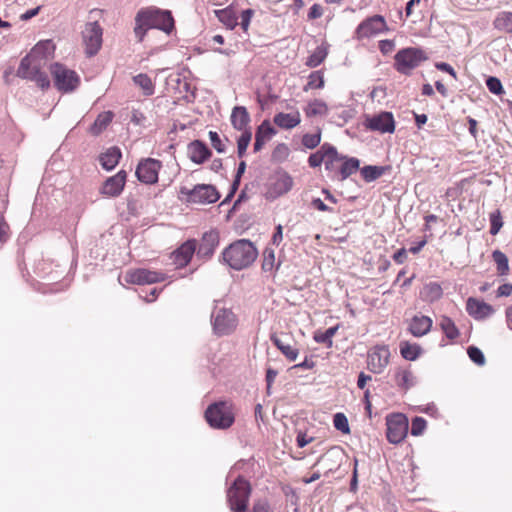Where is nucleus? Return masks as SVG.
<instances>
[{
  "label": "nucleus",
  "instance_id": "nucleus-47",
  "mask_svg": "<svg viewBox=\"0 0 512 512\" xmlns=\"http://www.w3.org/2000/svg\"><path fill=\"white\" fill-rule=\"evenodd\" d=\"M275 263V252L271 248H266L263 252L262 269L265 272L272 271Z\"/></svg>",
  "mask_w": 512,
  "mask_h": 512
},
{
  "label": "nucleus",
  "instance_id": "nucleus-53",
  "mask_svg": "<svg viewBox=\"0 0 512 512\" xmlns=\"http://www.w3.org/2000/svg\"><path fill=\"white\" fill-rule=\"evenodd\" d=\"M209 139L211 142L212 147L218 152V153H224L226 151V146L221 140L219 134L215 131L209 132Z\"/></svg>",
  "mask_w": 512,
  "mask_h": 512
},
{
  "label": "nucleus",
  "instance_id": "nucleus-9",
  "mask_svg": "<svg viewBox=\"0 0 512 512\" xmlns=\"http://www.w3.org/2000/svg\"><path fill=\"white\" fill-rule=\"evenodd\" d=\"M180 192L186 195L187 201L191 203L210 204L216 202L220 197L216 188L209 184H199L191 190L182 187Z\"/></svg>",
  "mask_w": 512,
  "mask_h": 512
},
{
  "label": "nucleus",
  "instance_id": "nucleus-56",
  "mask_svg": "<svg viewBox=\"0 0 512 512\" xmlns=\"http://www.w3.org/2000/svg\"><path fill=\"white\" fill-rule=\"evenodd\" d=\"M253 512H273L266 499H259L253 505Z\"/></svg>",
  "mask_w": 512,
  "mask_h": 512
},
{
  "label": "nucleus",
  "instance_id": "nucleus-12",
  "mask_svg": "<svg viewBox=\"0 0 512 512\" xmlns=\"http://www.w3.org/2000/svg\"><path fill=\"white\" fill-rule=\"evenodd\" d=\"M124 278L127 283L145 285L162 282L166 279V275L159 271L139 268L128 270Z\"/></svg>",
  "mask_w": 512,
  "mask_h": 512
},
{
  "label": "nucleus",
  "instance_id": "nucleus-52",
  "mask_svg": "<svg viewBox=\"0 0 512 512\" xmlns=\"http://www.w3.org/2000/svg\"><path fill=\"white\" fill-rule=\"evenodd\" d=\"M441 328L443 333L450 340L456 339L459 335V331L454 322H441Z\"/></svg>",
  "mask_w": 512,
  "mask_h": 512
},
{
  "label": "nucleus",
  "instance_id": "nucleus-38",
  "mask_svg": "<svg viewBox=\"0 0 512 512\" xmlns=\"http://www.w3.org/2000/svg\"><path fill=\"white\" fill-rule=\"evenodd\" d=\"M423 293L425 298L431 301L438 300L441 298L443 291L442 287L439 283L431 282L425 285L423 289Z\"/></svg>",
  "mask_w": 512,
  "mask_h": 512
},
{
  "label": "nucleus",
  "instance_id": "nucleus-51",
  "mask_svg": "<svg viewBox=\"0 0 512 512\" xmlns=\"http://www.w3.org/2000/svg\"><path fill=\"white\" fill-rule=\"evenodd\" d=\"M486 85L489 91L495 95H501L504 93V89L501 81L496 77H489L486 80Z\"/></svg>",
  "mask_w": 512,
  "mask_h": 512
},
{
  "label": "nucleus",
  "instance_id": "nucleus-23",
  "mask_svg": "<svg viewBox=\"0 0 512 512\" xmlns=\"http://www.w3.org/2000/svg\"><path fill=\"white\" fill-rule=\"evenodd\" d=\"M188 156L192 162L202 164L211 156V151L204 142L195 140L188 145Z\"/></svg>",
  "mask_w": 512,
  "mask_h": 512
},
{
  "label": "nucleus",
  "instance_id": "nucleus-24",
  "mask_svg": "<svg viewBox=\"0 0 512 512\" xmlns=\"http://www.w3.org/2000/svg\"><path fill=\"white\" fill-rule=\"evenodd\" d=\"M287 338L286 334H278L277 332H273L270 335L271 341L274 345L286 356L290 361H295L298 357V349L291 346L285 339Z\"/></svg>",
  "mask_w": 512,
  "mask_h": 512
},
{
  "label": "nucleus",
  "instance_id": "nucleus-42",
  "mask_svg": "<svg viewBox=\"0 0 512 512\" xmlns=\"http://www.w3.org/2000/svg\"><path fill=\"white\" fill-rule=\"evenodd\" d=\"M432 322H410L409 331L416 337H420L428 333L431 329Z\"/></svg>",
  "mask_w": 512,
  "mask_h": 512
},
{
  "label": "nucleus",
  "instance_id": "nucleus-13",
  "mask_svg": "<svg viewBox=\"0 0 512 512\" xmlns=\"http://www.w3.org/2000/svg\"><path fill=\"white\" fill-rule=\"evenodd\" d=\"M390 358V350L386 345L373 347L367 356V365L371 372L379 374L387 367Z\"/></svg>",
  "mask_w": 512,
  "mask_h": 512
},
{
  "label": "nucleus",
  "instance_id": "nucleus-63",
  "mask_svg": "<svg viewBox=\"0 0 512 512\" xmlns=\"http://www.w3.org/2000/svg\"><path fill=\"white\" fill-rule=\"evenodd\" d=\"M41 9V6H38L36 8H33V9H30V10H27L25 13H23L21 16H20V19L22 21H27V20H30L31 18H33L34 16H36L39 11Z\"/></svg>",
  "mask_w": 512,
  "mask_h": 512
},
{
  "label": "nucleus",
  "instance_id": "nucleus-14",
  "mask_svg": "<svg viewBox=\"0 0 512 512\" xmlns=\"http://www.w3.org/2000/svg\"><path fill=\"white\" fill-rule=\"evenodd\" d=\"M161 162L153 158L142 160L136 168V176L140 182L154 184L158 181Z\"/></svg>",
  "mask_w": 512,
  "mask_h": 512
},
{
  "label": "nucleus",
  "instance_id": "nucleus-46",
  "mask_svg": "<svg viewBox=\"0 0 512 512\" xmlns=\"http://www.w3.org/2000/svg\"><path fill=\"white\" fill-rule=\"evenodd\" d=\"M324 86L323 74L320 71H314L309 75L307 87L305 89H320Z\"/></svg>",
  "mask_w": 512,
  "mask_h": 512
},
{
  "label": "nucleus",
  "instance_id": "nucleus-49",
  "mask_svg": "<svg viewBox=\"0 0 512 512\" xmlns=\"http://www.w3.org/2000/svg\"><path fill=\"white\" fill-rule=\"evenodd\" d=\"M427 422L422 417H415L412 420L410 432L413 436L421 435L426 429Z\"/></svg>",
  "mask_w": 512,
  "mask_h": 512
},
{
  "label": "nucleus",
  "instance_id": "nucleus-60",
  "mask_svg": "<svg viewBox=\"0 0 512 512\" xmlns=\"http://www.w3.org/2000/svg\"><path fill=\"white\" fill-rule=\"evenodd\" d=\"M435 66L438 70L446 72V73L450 74L454 79H457V73L450 64L445 63V62H439V63H436Z\"/></svg>",
  "mask_w": 512,
  "mask_h": 512
},
{
  "label": "nucleus",
  "instance_id": "nucleus-17",
  "mask_svg": "<svg viewBox=\"0 0 512 512\" xmlns=\"http://www.w3.org/2000/svg\"><path fill=\"white\" fill-rule=\"evenodd\" d=\"M367 127L381 133H392L395 130V122L392 113L382 112L367 120Z\"/></svg>",
  "mask_w": 512,
  "mask_h": 512
},
{
  "label": "nucleus",
  "instance_id": "nucleus-5",
  "mask_svg": "<svg viewBox=\"0 0 512 512\" xmlns=\"http://www.w3.org/2000/svg\"><path fill=\"white\" fill-rule=\"evenodd\" d=\"M251 485L243 477L238 476L227 489V504L231 512H246L251 495Z\"/></svg>",
  "mask_w": 512,
  "mask_h": 512
},
{
  "label": "nucleus",
  "instance_id": "nucleus-20",
  "mask_svg": "<svg viewBox=\"0 0 512 512\" xmlns=\"http://www.w3.org/2000/svg\"><path fill=\"white\" fill-rule=\"evenodd\" d=\"M293 187L292 177L286 173H278L275 180L269 188V194L273 198H277L288 193Z\"/></svg>",
  "mask_w": 512,
  "mask_h": 512
},
{
  "label": "nucleus",
  "instance_id": "nucleus-35",
  "mask_svg": "<svg viewBox=\"0 0 512 512\" xmlns=\"http://www.w3.org/2000/svg\"><path fill=\"white\" fill-rule=\"evenodd\" d=\"M217 18L228 29H234L238 25V17L232 9L225 8L215 11Z\"/></svg>",
  "mask_w": 512,
  "mask_h": 512
},
{
  "label": "nucleus",
  "instance_id": "nucleus-34",
  "mask_svg": "<svg viewBox=\"0 0 512 512\" xmlns=\"http://www.w3.org/2000/svg\"><path fill=\"white\" fill-rule=\"evenodd\" d=\"M113 119V113L111 111H105L98 115L93 125L90 128V132L93 135H99Z\"/></svg>",
  "mask_w": 512,
  "mask_h": 512
},
{
  "label": "nucleus",
  "instance_id": "nucleus-22",
  "mask_svg": "<svg viewBox=\"0 0 512 512\" xmlns=\"http://www.w3.org/2000/svg\"><path fill=\"white\" fill-rule=\"evenodd\" d=\"M276 134V130L268 120H264L257 128L254 142V152H259L264 144Z\"/></svg>",
  "mask_w": 512,
  "mask_h": 512
},
{
  "label": "nucleus",
  "instance_id": "nucleus-7",
  "mask_svg": "<svg viewBox=\"0 0 512 512\" xmlns=\"http://www.w3.org/2000/svg\"><path fill=\"white\" fill-rule=\"evenodd\" d=\"M50 73L55 87L63 93L74 91L80 84L79 75L61 63H53L50 66Z\"/></svg>",
  "mask_w": 512,
  "mask_h": 512
},
{
  "label": "nucleus",
  "instance_id": "nucleus-15",
  "mask_svg": "<svg viewBox=\"0 0 512 512\" xmlns=\"http://www.w3.org/2000/svg\"><path fill=\"white\" fill-rule=\"evenodd\" d=\"M387 30L385 19L380 15H374L363 21L357 28L359 38H370Z\"/></svg>",
  "mask_w": 512,
  "mask_h": 512
},
{
  "label": "nucleus",
  "instance_id": "nucleus-55",
  "mask_svg": "<svg viewBox=\"0 0 512 512\" xmlns=\"http://www.w3.org/2000/svg\"><path fill=\"white\" fill-rule=\"evenodd\" d=\"M253 14H254V11L252 9H246V10L242 11L240 25L244 31L248 30V27L250 25V21H251Z\"/></svg>",
  "mask_w": 512,
  "mask_h": 512
},
{
  "label": "nucleus",
  "instance_id": "nucleus-11",
  "mask_svg": "<svg viewBox=\"0 0 512 512\" xmlns=\"http://www.w3.org/2000/svg\"><path fill=\"white\" fill-rule=\"evenodd\" d=\"M407 432L408 420L403 414H394L387 418V439L390 443H400Z\"/></svg>",
  "mask_w": 512,
  "mask_h": 512
},
{
  "label": "nucleus",
  "instance_id": "nucleus-10",
  "mask_svg": "<svg viewBox=\"0 0 512 512\" xmlns=\"http://www.w3.org/2000/svg\"><path fill=\"white\" fill-rule=\"evenodd\" d=\"M103 30L98 22H89L82 32L86 54L91 57L98 53L102 46Z\"/></svg>",
  "mask_w": 512,
  "mask_h": 512
},
{
  "label": "nucleus",
  "instance_id": "nucleus-54",
  "mask_svg": "<svg viewBox=\"0 0 512 512\" xmlns=\"http://www.w3.org/2000/svg\"><path fill=\"white\" fill-rule=\"evenodd\" d=\"M469 358L477 365H483L485 363V357L482 351L474 346H470L467 350Z\"/></svg>",
  "mask_w": 512,
  "mask_h": 512
},
{
  "label": "nucleus",
  "instance_id": "nucleus-43",
  "mask_svg": "<svg viewBox=\"0 0 512 512\" xmlns=\"http://www.w3.org/2000/svg\"><path fill=\"white\" fill-rule=\"evenodd\" d=\"M234 317L235 316L231 310L226 309L219 304L215 305L211 314V320H232Z\"/></svg>",
  "mask_w": 512,
  "mask_h": 512
},
{
  "label": "nucleus",
  "instance_id": "nucleus-59",
  "mask_svg": "<svg viewBox=\"0 0 512 512\" xmlns=\"http://www.w3.org/2000/svg\"><path fill=\"white\" fill-rule=\"evenodd\" d=\"M512 294V283H504L497 288V297H508Z\"/></svg>",
  "mask_w": 512,
  "mask_h": 512
},
{
  "label": "nucleus",
  "instance_id": "nucleus-32",
  "mask_svg": "<svg viewBox=\"0 0 512 512\" xmlns=\"http://www.w3.org/2000/svg\"><path fill=\"white\" fill-rule=\"evenodd\" d=\"M390 169L389 166H372L367 165L360 169V175L362 176L365 182H372L382 175L385 174L386 171Z\"/></svg>",
  "mask_w": 512,
  "mask_h": 512
},
{
  "label": "nucleus",
  "instance_id": "nucleus-64",
  "mask_svg": "<svg viewBox=\"0 0 512 512\" xmlns=\"http://www.w3.org/2000/svg\"><path fill=\"white\" fill-rule=\"evenodd\" d=\"M277 374H278L277 370L269 367L266 370V384H269V386H272Z\"/></svg>",
  "mask_w": 512,
  "mask_h": 512
},
{
  "label": "nucleus",
  "instance_id": "nucleus-62",
  "mask_svg": "<svg viewBox=\"0 0 512 512\" xmlns=\"http://www.w3.org/2000/svg\"><path fill=\"white\" fill-rule=\"evenodd\" d=\"M392 258L397 264H403L407 258V252L405 248H401L395 252Z\"/></svg>",
  "mask_w": 512,
  "mask_h": 512
},
{
  "label": "nucleus",
  "instance_id": "nucleus-6",
  "mask_svg": "<svg viewBox=\"0 0 512 512\" xmlns=\"http://www.w3.org/2000/svg\"><path fill=\"white\" fill-rule=\"evenodd\" d=\"M16 75L21 79L35 82L41 89L50 87L49 77L42 71V62L31 57L25 56L21 59Z\"/></svg>",
  "mask_w": 512,
  "mask_h": 512
},
{
  "label": "nucleus",
  "instance_id": "nucleus-33",
  "mask_svg": "<svg viewBox=\"0 0 512 512\" xmlns=\"http://www.w3.org/2000/svg\"><path fill=\"white\" fill-rule=\"evenodd\" d=\"M492 259L496 265V273L498 276H507L510 272L509 260L505 253L500 250H494Z\"/></svg>",
  "mask_w": 512,
  "mask_h": 512
},
{
  "label": "nucleus",
  "instance_id": "nucleus-41",
  "mask_svg": "<svg viewBox=\"0 0 512 512\" xmlns=\"http://www.w3.org/2000/svg\"><path fill=\"white\" fill-rule=\"evenodd\" d=\"M252 133L250 130H245L237 140V153L241 158L246 153V150L250 144Z\"/></svg>",
  "mask_w": 512,
  "mask_h": 512
},
{
  "label": "nucleus",
  "instance_id": "nucleus-29",
  "mask_svg": "<svg viewBox=\"0 0 512 512\" xmlns=\"http://www.w3.org/2000/svg\"><path fill=\"white\" fill-rule=\"evenodd\" d=\"M121 158V151L118 147H111L105 153L100 156V163L102 167L110 171L114 169Z\"/></svg>",
  "mask_w": 512,
  "mask_h": 512
},
{
  "label": "nucleus",
  "instance_id": "nucleus-3",
  "mask_svg": "<svg viewBox=\"0 0 512 512\" xmlns=\"http://www.w3.org/2000/svg\"><path fill=\"white\" fill-rule=\"evenodd\" d=\"M258 251L254 244L247 239L231 243L222 252L223 261L234 270L249 267L257 258Z\"/></svg>",
  "mask_w": 512,
  "mask_h": 512
},
{
  "label": "nucleus",
  "instance_id": "nucleus-30",
  "mask_svg": "<svg viewBox=\"0 0 512 512\" xmlns=\"http://www.w3.org/2000/svg\"><path fill=\"white\" fill-rule=\"evenodd\" d=\"M328 50L329 44L323 41L307 58L306 65L311 68L319 66L326 59L328 55Z\"/></svg>",
  "mask_w": 512,
  "mask_h": 512
},
{
  "label": "nucleus",
  "instance_id": "nucleus-44",
  "mask_svg": "<svg viewBox=\"0 0 512 512\" xmlns=\"http://www.w3.org/2000/svg\"><path fill=\"white\" fill-rule=\"evenodd\" d=\"M337 328H338V326L331 327V328L325 330L324 332H321V331L315 332L314 340L317 343L327 344L330 346L332 344L331 338L335 334Z\"/></svg>",
  "mask_w": 512,
  "mask_h": 512
},
{
  "label": "nucleus",
  "instance_id": "nucleus-27",
  "mask_svg": "<svg viewBox=\"0 0 512 512\" xmlns=\"http://www.w3.org/2000/svg\"><path fill=\"white\" fill-rule=\"evenodd\" d=\"M230 120L234 129L244 132L247 130L246 127L250 122V116L244 106H235L232 110Z\"/></svg>",
  "mask_w": 512,
  "mask_h": 512
},
{
  "label": "nucleus",
  "instance_id": "nucleus-16",
  "mask_svg": "<svg viewBox=\"0 0 512 512\" xmlns=\"http://www.w3.org/2000/svg\"><path fill=\"white\" fill-rule=\"evenodd\" d=\"M126 178L127 173L124 170H120L115 175L107 178L100 190L101 194L108 197L119 196L124 189Z\"/></svg>",
  "mask_w": 512,
  "mask_h": 512
},
{
  "label": "nucleus",
  "instance_id": "nucleus-1",
  "mask_svg": "<svg viewBox=\"0 0 512 512\" xmlns=\"http://www.w3.org/2000/svg\"><path fill=\"white\" fill-rule=\"evenodd\" d=\"M149 29H159L170 34L174 29V18L171 11L157 7H148L138 11L135 17L134 33L138 41H142Z\"/></svg>",
  "mask_w": 512,
  "mask_h": 512
},
{
  "label": "nucleus",
  "instance_id": "nucleus-2",
  "mask_svg": "<svg viewBox=\"0 0 512 512\" xmlns=\"http://www.w3.org/2000/svg\"><path fill=\"white\" fill-rule=\"evenodd\" d=\"M308 163L313 168L324 163L327 170L337 171L341 180L352 175V159L344 161L335 147L329 144H323L318 151L312 153L308 158Z\"/></svg>",
  "mask_w": 512,
  "mask_h": 512
},
{
  "label": "nucleus",
  "instance_id": "nucleus-57",
  "mask_svg": "<svg viewBox=\"0 0 512 512\" xmlns=\"http://www.w3.org/2000/svg\"><path fill=\"white\" fill-rule=\"evenodd\" d=\"M379 49L384 55L390 54L395 49V43L393 40H381L379 42Z\"/></svg>",
  "mask_w": 512,
  "mask_h": 512
},
{
  "label": "nucleus",
  "instance_id": "nucleus-37",
  "mask_svg": "<svg viewBox=\"0 0 512 512\" xmlns=\"http://www.w3.org/2000/svg\"><path fill=\"white\" fill-rule=\"evenodd\" d=\"M421 349L417 344H410L409 342L403 341L400 343L401 356L409 361L416 360L420 355Z\"/></svg>",
  "mask_w": 512,
  "mask_h": 512
},
{
  "label": "nucleus",
  "instance_id": "nucleus-45",
  "mask_svg": "<svg viewBox=\"0 0 512 512\" xmlns=\"http://www.w3.org/2000/svg\"><path fill=\"white\" fill-rule=\"evenodd\" d=\"M490 233L492 235L498 234L503 226V219L500 210H496L490 214Z\"/></svg>",
  "mask_w": 512,
  "mask_h": 512
},
{
  "label": "nucleus",
  "instance_id": "nucleus-18",
  "mask_svg": "<svg viewBox=\"0 0 512 512\" xmlns=\"http://www.w3.org/2000/svg\"><path fill=\"white\" fill-rule=\"evenodd\" d=\"M466 310L468 314L475 319L487 318L494 312V308L490 304L474 297L467 299Z\"/></svg>",
  "mask_w": 512,
  "mask_h": 512
},
{
  "label": "nucleus",
  "instance_id": "nucleus-31",
  "mask_svg": "<svg viewBox=\"0 0 512 512\" xmlns=\"http://www.w3.org/2000/svg\"><path fill=\"white\" fill-rule=\"evenodd\" d=\"M493 27L501 32L512 34V12L503 11L493 20Z\"/></svg>",
  "mask_w": 512,
  "mask_h": 512
},
{
  "label": "nucleus",
  "instance_id": "nucleus-36",
  "mask_svg": "<svg viewBox=\"0 0 512 512\" xmlns=\"http://www.w3.org/2000/svg\"><path fill=\"white\" fill-rule=\"evenodd\" d=\"M133 82L142 89L145 96H151L154 94V84L147 74L140 73L134 76Z\"/></svg>",
  "mask_w": 512,
  "mask_h": 512
},
{
  "label": "nucleus",
  "instance_id": "nucleus-8",
  "mask_svg": "<svg viewBox=\"0 0 512 512\" xmlns=\"http://www.w3.org/2000/svg\"><path fill=\"white\" fill-rule=\"evenodd\" d=\"M394 60V67L398 72L410 74L413 69L427 60V56L422 49L409 47L399 50Z\"/></svg>",
  "mask_w": 512,
  "mask_h": 512
},
{
  "label": "nucleus",
  "instance_id": "nucleus-28",
  "mask_svg": "<svg viewBox=\"0 0 512 512\" xmlns=\"http://www.w3.org/2000/svg\"><path fill=\"white\" fill-rule=\"evenodd\" d=\"M273 121L282 129H292L300 123L301 117L297 111L292 113L280 112L274 116Z\"/></svg>",
  "mask_w": 512,
  "mask_h": 512
},
{
  "label": "nucleus",
  "instance_id": "nucleus-26",
  "mask_svg": "<svg viewBox=\"0 0 512 512\" xmlns=\"http://www.w3.org/2000/svg\"><path fill=\"white\" fill-rule=\"evenodd\" d=\"M55 51V45L52 40H43L39 41L30 51L26 57H31V59H36L40 62L45 61L48 57L53 55Z\"/></svg>",
  "mask_w": 512,
  "mask_h": 512
},
{
  "label": "nucleus",
  "instance_id": "nucleus-4",
  "mask_svg": "<svg viewBox=\"0 0 512 512\" xmlns=\"http://www.w3.org/2000/svg\"><path fill=\"white\" fill-rule=\"evenodd\" d=\"M204 417L211 428L228 429L235 421L233 404L229 401L214 402L206 408Z\"/></svg>",
  "mask_w": 512,
  "mask_h": 512
},
{
  "label": "nucleus",
  "instance_id": "nucleus-21",
  "mask_svg": "<svg viewBox=\"0 0 512 512\" xmlns=\"http://www.w3.org/2000/svg\"><path fill=\"white\" fill-rule=\"evenodd\" d=\"M393 379L396 386L404 391L414 387L417 383L416 376L410 368L398 367L394 370Z\"/></svg>",
  "mask_w": 512,
  "mask_h": 512
},
{
  "label": "nucleus",
  "instance_id": "nucleus-48",
  "mask_svg": "<svg viewBox=\"0 0 512 512\" xmlns=\"http://www.w3.org/2000/svg\"><path fill=\"white\" fill-rule=\"evenodd\" d=\"M334 427L342 433H349L350 427L347 417L343 413H336L333 419Z\"/></svg>",
  "mask_w": 512,
  "mask_h": 512
},
{
  "label": "nucleus",
  "instance_id": "nucleus-39",
  "mask_svg": "<svg viewBox=\"0 0 512 512\" xmlns=\"http://www.w3.org/2000/svg\"><path fill=\"white\" fill-rule=\"evenodd\" d=\"M214 334L218 336L228 335L236 328L235 322H212Z\"/></svg>",
  "mask_w": 512,
  "mask_h": 512
},
{
  "label": "nucleus",
  "instance_id": "nucleus-40",
  "mask_svg": "<svg viewBox=\"0 0 512 512\" xmlns=\"http://www.w3.org/2000/svg\"><path fill=\"white\" fill-rule=\"evenodd\" d=\"M327 113V105L321 100H314L310 102L306 109L308 116L324 115Z\"/></svg>",
  "mask_w": 512,
  "mask_h": 512
},
{
  "label": "nucleus",
  "instance_id": "nucleus-25",
  "mask_svg": "<svg viewBox=\"0 0 512 512\" xmlns=\"http://www.w3.org/2000/svg\"><path fill=\"white\" fill-rule=\"evenodd\" d=\"M196 251V241L188 240L182 244L174 253L175 263L178 267L186 266Z\"/></svg>",
  "mask_w": 512,
  "mask_h": 512
},
{
  "label": "nucleus",
  "instance_id": "nucleus-19",
  "mask_svg": "<svg viewBox=\"0 0 512 512\" xmlns=\"http://www.w3.org/2000/svg\"><path fill=\"white\" fill-rule=\"evenodd\" d=\"M219 244V233L216 230L205 232L200 241L197 255L202 258H210Z\"/></svg>",
  "mask_w": 512,
  "mask_h": 512
},
{
  "label": "nucleus",
  "instance_id": "nucleus-61",
  "mask_svg": "<svg viewBox=\"0 0 512 512\" xmlns=\"http://www.w3.org/2000/svg\"><path fill=\"white\" fill-rule=\"evenodd\" d=\"M323 14V9L320 5L314 4L310 7L308 12L309 19H317L320 18Z\"/></svg>",
  "mask_w": 512,
  "mask_h": 512
},
{
  "label": "nucleus",
  "instance_id": "nucleus-58",
  "mask_svg": "<svg viewBox=\"0 0 512 512\" xmlns=\"http://www.w3.org/2000/svg\"><path fill=\"white\" fill-rule=\"evenodd\" d=\"M314 366L315 362L313 359L306 357L303 362L292 366L290 370L296 373L300 369H312Z\"/></svg>",
  "mask_w": 512,
  "mask_h": 512
},
{
  "label": "nucleus",
  "instance_id": "nucleus-50",
  "mask_svg": "<svg viewBox=\"0 0 512 512\" xmlns=\"http://www.w3.org/2000/svg\"><path fill=\"white\" fill-rule=\"evenodd\" d=\"M321 141V134L320 132L315 134H305L302 138V144L308 148L313 149L319 145Z\"/></svg>",
  "mask_w": 512,
  "mask_h": 512
}]
</instances>
